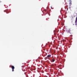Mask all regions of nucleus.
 Masks as SVG:
<instances>
[{
  "label": "nucleus",
  "mask_w": 77,
  "mask_h": 77,
  "mask_svg": "<svg viewBox=\"0 0 77 77\" xmlns=\"http://www.w3.org/2000/svg\"><path fill=\"white\" fill-rule=\"evenodd\" d=\"M11 68L12 69V71H14V69H15V67L13 66H11Z\"/></svg>",
  "instance_id": "nucleus-1"
},
{
  "label": "nucleus",
  "mask_w": 77,
  "mask_h": 77,
  "mask_svg": "<svg viewBox=\"0 0 77 77\" xmlns=\"http://www.w3.org/2000/svg\"><path fill=\"white\" fill-rule=\"evenodd\" d=\"M51 55H48L47 56L46 58H47V59L48 58H49V57H51Z\"/></svg>",
  "instance_id": "nucleus-2"
},
{
  "label": "nucleus",
  "mask_w": 77,
  "mask_h": 77,
  "mask_svg": "<svg viewBox=\"0 0 77 77\" xmlns=\"http://www.w3.org/2000/svg\"><path fill=\"white\" fill-rule=\"evenodd\" d=\"M69 2H70L69 5H71V2H72V1H71V0H70Z\"/></svg>",
  "instance_id": "nucleus-3"
},
{
  "label": "nucleus",
  "mask_w": 77,
  "mask_h": 77,
  "mask_svg": "<svg viewBox=\"0 0 77 77\" xmlns=\"http://www.w3.org/2000/svg\"><path fill=\"white\" fill-rule=\"evenodd\" d=\"M70 32H71V30L69 29L68 31V33H70Z\"/></svg>",
  "instance_id": "nucleus-4"
},
{
  "label": "nucleus",
  "mask_w": 77,
  "mask_h": 77,
  "mask_svg": "<svg viewBox=\"0 0 77 77\" xmlns=\"http://www.w3.org/2000/svg\"><path fill=\"white\" fill-rule=\"evenodd\" d=\"M54 62V60L53 59L52 60V62Z\"/></svg>",
  "instance_id": "nucleus-5"
},
{
  "label": "nucleus",
  "mask_w": 77,
  "mask_h": 77,
  "mask_svg": "<svg viewBox=\"0 0 77 77\" xmlns=\"http://www.w3.org/2000/svg\"><path fill=\"white\" fill-rule=\"evenodd\" d=\"M75 23V26H77V23Z\"/></svg>",
  "instance_id": "nucleus-6"
},
{
  "label": "nucleus",
  "mask_w": 77,
  "mask_h": 77,
  "mask_svg": "<svg viewBox=\"0 0 77 77\" xmlns=\"http://www.w3.org/2000/svg\"><path fill=\"white\" fill-rule=\"evenodd\" d=\"M4 12H5V11H4Z\"/></svg>",
  "instance_id": "nucleus-7"
}]
</instances>
